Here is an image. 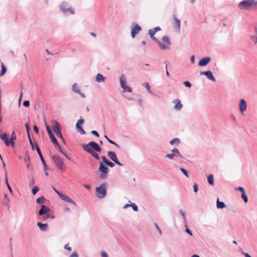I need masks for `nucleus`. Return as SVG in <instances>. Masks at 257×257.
Segmentation results:
<instances>
[{"label": "nucleus", "instance_id": "f257e3e1", "mask_svg": "<svg viewBox=\"0 0 257 257\" xmlns=\"http://www.w3.org/2000/svg\"><path fill=\"white\" fill-rule=\"evenodd\" d=\"M163 43L159 40L157 41L159 47L162 50L168 49L171 45V42L168 37L165 36L162 38Z\"/></svg>", "mask_w": 257, "mask_h": 257}, {"label": "nucleus", "instance_id": "f03ea898", "mask_svg": "<svg viewBox=\"0 0 257 257\" xmlns=\"http://www.w3.org/2000/svg\"><path fill=\"white\" fill-rule=\"evenodd\" d=\"M106 183H103L99 187L96 188L97 196L99 198H104L106 194Z\"/></svg>", "mask_w": 257, "mask_h": 257}, {"label": "nucleus", "instance_id": "7ed1b4c3", "mask_svg": "<svg viewBox=\"0 0 257 257\" xmlns=\"http://www.w3.org/2000/svg\"><path fill=\"white\" fill-rule=\"evenodd\" d=\"M99 171L101 173L100 177L102 179H105L107 177L109 169L102 162L99 163Z\"/></svg>", "mask_w": 257, "mask_h": 257}, {"label": "nucleus", "instance_id": "20e7f679", "mask_svg": "<svg viewBox=\"0 0 257 257\" xmlns=\"http://www.w3.org/2000/svg\"><path fill=\"white\" fill-rule=\"evenodd\" d=\"M53 160L57 165V166L59 168V169L61 170H65V166L64 165V162L63 160L60 158L57 155H54L53 156Z\"/></svg>", "mask_w": 257, "mask_h": 257}, {"label": "nucleus", "instance_id": "39448f33", "mask_svg": "<svg viewBox=\"0 0 257 257\" xmlns=\"http://www.w3.org/2000/svg\"><path fill=\"white\" fill-rule=\"evenodd\" d=\"M87 147L88 148H92L96 152H100L101 151V148L98 145V144L94 142H91L86 145H84L83 146V148L84 150Z\"/></svg>", "mask_w": 257, "mask_h": 257}, {"label": "nucleus", "instance_id": "423d86ee", "mask_svg": "<svg viewBox=\"0 0 257 257\" xmlns=\"http://www.w3.org/2000/svg\"><path fill=\"white\" fill-rule=\"evenodd\" d=\"M120 83L121 87L124 89V91L132 92V89L128 87L126 84V79L124 75H122L120 77Z\"/></svg>", "mask_w": 257, "mask_h": 257}, {"label": "nucleus", "instance_id": "0eeeda50", "mask_svg": "<svg viewBox=\"0 0 257 257\" xmlns=\"http://www.w3.org/2000/svg\"><path fill=\"white\" fill-rule=\"evenodd\" d=\"M141 27L139 26L138 24L133 23L131 29V36L133 38H134L136 35L138 34L140 31L141 30Z\"/></svg>", "mask_w": 257, "mask_h": 257}, {"label": "nucleus", "instance_id": "6e6552de", "mask_svg": "<svg viewBox=\"0 0 257 257\" xmlns=\"http://www.w3.org/2000/svg\"><path fill=\"white\" fill-rule=\"evenodd\" d=\"M172 153L171 154H167L166 156V157L170 159H173L174 157H180L181 158H183L182 156L181 155V154L180 153V152H179V151L177 149L174 148L172 151Z\"/></svg>", "mask_w": 257, "mask_h": 257}, {"label": "nucleus", "instance_id": "1a4fd4ad", "mask_svg": "<svg viewBox=\"0 0 257 257\" xmlns=\"http://www.w3.org/2000/svg\"><path fill=\"white\" fill-rule=\"evenodd\" d=\"M60 8L65 13L70 11L71 14L74 13V10L69 8L68 4L66 2L62 3L61 6H60Z\"/></svg>", "mask_w": 257, "mask_h": 257}, {"label": "nucleus", "instance_id": "9d476101", "mask_svg": "<svg viewBox=\"0 0 257 257\" xmlns=\"http://www.w3.org/2000/svg\"><path fill=\"white\" fill-rule=\"evenodd\" d=\"M83 121L84 120L83 119H79L76 124V127L81 134H84L85 133L84 130L81 127V124L83 123Z\"/></svg>", "mask_w": 257, "mask_h": 257}, {"label": "nucleus", "instance_id": "9b49d317", "mask_svg": "<svg viewBox=\"0 0 257 257\" xmlns=\"http://www.w3.org/2000/svg\"><path fill=\"white\" fill-rule=\"evenodd\" d=\"M200 75H205L209 79L216 82L215 78L213 76L211 71H202L200 72Z\"/></svg>", "mask_w": 257, "mask_h": 257}, {"label": "nucleus", "instance_id": "f8f14e48", "mask_svg": "<svg viewBox=\"0 0 257 257\" xmlns=\"http://www.w3.org/2000/svg\"><path fill=\"white\" fill-rule=\"evenodd\" d=\"M239 110L242 114H243L244 111L246 110L247 104L246 101L243 99H241L239 105Z\"/></svg>", "mask_w": 257, "mask_h": 257}, {"label": "nucleus", "instance_id": "ddd939ff", "mask_svg": "<svg viewBox=\"0 0 257 257\" xmlns=\"http://www.w3.org/2000/svg\"><path fill=\"white\" fill-rule=\"evenodd\" d=\"M9 135L7 133H4L0 135V138L1 140L4 142L5 144L8 146H9L10 141L9 140Z\"/></svg>", "mask_w": 257, "mask_h": 257}, {"label": "nucleus", "instance_id": "4468645a", "mask_svg": "<svg viewBox=\"0 0 257 257\" xmlns=\"http://www.w3.org/2000/svg\"><path fill=\"white\" fill-rule=\"evenodd\" d=\"M35 147H36V150L39 154V156H40V158L42 161V164L43 165H44V169L45 170H47V165H46V162L43 157V156L42 155V153L41 152V151H40V148H39V147L36 145L35 144Z\"/></svg>", "mask_w": 257, "mask_h": 257}, {"label": "nucleus", "instance_id": "2eb2a0df", "mask_svg": "<svg viewBox=\"0 0 257 257\" xmlns=\"http://www.w3.org/2000/svg\"><path fill=\"white\" fill-rule=\"evenodd\" d=\"M211 59L210 57L203 58L200 60L198 62V65L201 66H204L207 65L208 63L210 61Z\"/></svg>", "mask_w": 257, "mask_h": 257}, {"label": "nucleus", "instance_id": "dca6fc26", "mask_svg": "<svg viewBox=\"0 0 257 257\" xmlns=\"http://www.w3.org/2000/svg\"><path fill=\"white\" fill-rule=\"evenodd\" d=\"M59 196L64 201L72 203L74 205L75 204V202L69 197H68L66 195L61 193Z\"/></svg>", "mask_w": 257, "mask_h": 257}, {"label": "nucleus", "instance_id": "f3484780", "mask_svg": "<svg viewBox=\"0 0 257 257\" xmlns=\"http://www.w3.org/2000/svg\"><path fill=\"white\" fill-rule=\"evenodd\" d=\"M53 130L55 134L57 135V134L61 132L60 131V126L58 121H54V125L53 126Z\"/></svg>", "mask_w": 257, "mask_h": 257}, {"label": "nucleus", "instance_id": "a211bd4d", "mask_svg": "<svg viewBox=\"0 0 257 257\" xmlns=\"http://www.w3.org/2000/svg\"><path fill=\"white\" fill-rule=\"evenodd\" d=\"M173 103L175 104L174 108L176 110H179L182 107L183 105L181 103L180 100L179 99H176L173 101Z\"/></svg>", "mask_w": 257, "mask_h": 257}, {"label": "nucleus", "instance_id": "6ab92c4d", "mask_svg": "<svg viewBox=\"0 0 257 257\" xmlns=\"http://www.w3.org/2000/svg\"><path fill=\"white\" fill-rule=\"evenodd\" d=\"M50 209L46 207L45 205H43L41 206V209L39 211V215H43L46 213H47L48 211H49Z\"/></svg>", "mask_w": 257, "mask_h": 257}, {"label": "nucleus", "instance_id": "aec40b11", "mask_svg": "<svg viewBox=\"0 0 257 257\" xmlns=\"http://www.w3.org/2000/svg\"><path fill=\"white\" fill-rule=\"evenodd\" d=\"M85 151L87 152L88 153H90L92 155V156L96 160L99 159V157L98 155L94 152L91 148H88L87 147H86V148L85 149Z\"/></svg>", "mask_w": 257, "mask_h": 257}, {"label": "nucleus", "instance_id": "412c9836", "mask_svg": "<svg viewBox=\"0 0 257 257\" xmlns=\"http://www.w3.org/2000/svg\"><path fill=\"white\" fill-rule=\"evenodd\" d=\"M108 156L110 159L114 162L117 160L116 155L113 152L109 151L108 152Z\"/></svg>", "mask_w": 257, "mask_h": 257}, {"label": "nucleus", "instance_id": "4be33fe9", "mask_svg": "<svg viewBox=\"0 0 257 257\" xmlns=\"http://www.w3.org/2000/svg\"><path fill=\"white\" fill-rule=\"evenodd\" d=\"M37 225L42 231H46L48 228V224L47 223L43 224L41 222H38Z\"/></svg>", "mask_w": 257, "mask_h": 257}, {"label": "nucleus", "instance_id": "5701e85b", "mask_svg": "<svg viewBox=\"0 0 257 257\" xmlns=\"http://www.w3.org/2000/svg\"><path fill=\"white\" fill-rule=\"evenodd\" d=\"M25 162L26 163L27 168L28 170L32 171H33V167L29 162V158L24 159Z\"/></svg>", "mask_w": 257, "mask_h": 257}, {"label": "nucleus", "instance_id": "b1692460", "mask_svg": "<svg viewBox=\"0 0 257 257\" xmlns=\"http://www.w3.org/2000/svg\"><path fill=\"white\" fill-rule=\"evenodd\" d=\"M156 33V31H155L153 29H151L149 31V34L150 36V37L155 41L157 42L158 41L157 39L154 37V35L155 33Z\"/></svg>", "mask_w": 257, "mask_h": 257}, {"label": "nucleus", "instance_id": "393cba45", "mask_svg": "<svg viewBox=\"0 0 257 257\" xmlns=\"http://www.w3.org/2000/svg\"><path fill=\"white\" fill-rule=\"evenodd\" d=\"M217 208L218 209H222L225 207V205L223 202L219 201V199L218 198L217 200Z\"/></svg>", "mask_w": 257, "mask_h": 257}, {"label": "nucleus", "instance_id": "a878e982", "mask_svg": "<svg viewBox=\"0 0 257 257\" xmlns=\"http://www.w3.org/2000/svg\"><path fill=\"white\" fill-rule=\"evenodd\" d=\"M174 23L176 26V31L177 32L180 31V21L179 19L177 18H174Z\"/></svg>", "mask_w": 257, "mask_h": 257}, {"label": "nucleus", "instance_id": "bb28decb", "mask_svg": "<svg viewBox=\"0 0 257 257\" xmlns=\"http://www.w3.org/2000/svg\"><path fill=\"white\" fill-rule=\"evenodd\" d=\"M49 136L50 137V139H51L52 142L56 145H58V141H57L56 139L55 138V136H54L53 134H50L49 135Z\"/></svg>", "mask_w": 257, "mask_h": 257}, {"label": "nucleus", "instance_id": "cd10ccee", "mask_svg": "<svg viewBox=\"0 0 257 257\" xmlns=\"http://www.w3.org/2000/svg\"><path fill=\"white\" fill-rule=\"evenodd\" d=\"M105 78L101 74H97L96 75V81L98 82H102L104 80Z\"/></svg>", "mask_w": 257, "mask_h": 257}, {"label": "nucleus", "instance_id": "c85d7f7f", "mask_svg": "<svg viewBox=\"0 0 257 257\" xmlns=\"http://www.w3.org/2000/svg\"><path fill=\"white\" fill-rule=\"evenodd\" d=\"M16 135H15L14 132H13L12 134L11 139L10 141V144H11L12 147H13L14 146V142L13 140H16Z\"/></svg>", "mask_w": 257, "mask_h": 257}, {"label": "nucleus", "instance_id": "c756f323", "mask_svg": "<svg viewBox=\"0 0 257 257\" xmlns=\"http://www.w3.org/2000/svg\"><path fill=\"white\" fill-rule=\"evenodd\" d=\"M72 89L74 92H75L76 93H80V90H79V87L76 83L73 84V85H72Z\"/></svg>", "mask_w": 257, "mask_h": 257}, {"label": "nucleus", "instance_id": "7c9ffc66", "mask_svg": "<svg viewBox=\"0 0 257 257\" xmlns=\"http://www.w3.org/2000/svg\"><path fill=\"white\" fill-rule=\"evenodd\" d=\"M254 31L256 33L255 35H252L250 36V38L254 42V44L257 43V28H254Z\"/></svg>", "mask_w": 257, "mask_h": 257}, {"label": "nucleus", "instance_id": "2f4dec72", "mask_svg": "<svg viewBox=\"0 0 257 257\" xmlns=\"http://www.w3.org/2000/svg\"><path fill=\"white\" fill-rule=\"evenodd\" d=\"M208 183L211 185H214V178H213V175L210 174V175L208 176Z\"/></svg>", "mask_w": 257, "mask_h": 257}, {"label": "nucleus", "instance_id": "473e14b6", "mask_svg": "<svg viewBox=\"0 0 257 257\" xmlns=\"http://www.w3.org/2000/svg\"><path fill=\"white\" fill-rule=\"evenodd\" d=\"M7 71V68L6 66L4 65V64L2 63V70L0 72V76H2L4 75V74L6 73Z\"/></svg>", "mask_w": 257, "mask_h": 257}, {"label": "nucleus", "instance_id": "72a5a7b5", "mask_svg": "<svg viewBox=\"0 0 257 257\" xmlns=\"http://www.w3.org/2000/svg\"><path fill=\"white\" fill-rule=\"evenodd\" d=\"M104 138L107 140V141L110 144L116 146L117 148H119V146L116 143H115L114 142L112 141V140H110L106 135L104 136Z\"/></svg>", "mask_w": 257, "mask_h": 257}, {"label": "nucleus", "instance_id": "f704fd0d", "mask_svg": "<svg viewBox=\"0 0 257 257\" xmlns=\"http://www.w3.org/2000/svg\"><path fill=\"white\" fill-rule=\"evenodd\" d=\"M45 199L44 197H41L37 199L36 202L38 204H41L44 202Z\"/></svg>", "mask_w": 257, "mask_h": 257}, {"label": "nucleus", "instance_id": "c9c22d12", "mask_svg": "<svg viewBox=\"0 0 257 257\" xmlns=\"http://www.w3.org/2000/svg\"><path fill=\"white\" fill-rule=\"evenodd\" d=\"M170 143L171 145H173L174 144H179L180 143V140L178 138H175L171 140Z\"/></svg>", "mask_w": 257, "mask_h": 257}, {"label": "nucleus", "instance_id": "e433bc0d", "mask_svg": "<svg viewBox=\"0 0 257 257\" xmlns=\"http://www.w3.org/2000/svg\"><path fill=\"white\" fill-rule=\"evenodd\" d=\"M4 203L6 205H9L10 201L6 194L4 195Z\"/></svg>", "mask_w": 257, "mask_h": 257}, {"label": "nucleus", "instance_id": "4c0bfd02", "mask_svg": "<svg viewBox=\"0 0 257 257\" xmlns=\"http://www.w3.org/2000/svg\"><path fill=\"white\" fill-rule=\"evenodd\" d=\"M39 190V188L38 186H35L32 190V194L35 195L37 193V192Z\"/></svg>", "mask_w": 257, "mask_h": 257}, {"label": "nucleus", "instance_id": "58836bf2", "mask_svg": "<svg viewBox=\"0 0 257 257\" xmlns=\"http://www.w3.org/2000/svg\"><path fill=\"white\" fill-rule=\"evenodd\" d=\"M6 185L8 187V188L10 191V192L12 194L13 193V191H12V189L11 188V187H10V186L9 185V183H8V179H7V177L6 178Z\"/></svg>", "mask_w": 257, "mask_h": 257}, {"label": "nucleus", "instance_id": "ea45409f", "mask_svg": "<svg viewBox=\"0 0 257 257\" xmlns=\"http://www.w3.org/2000/svg\"><path fill=\"white\" fill-rule=\"evenodd\" d=\"M241 197L245 203L247 202V201H248L247 197L245 193H242Z\"/></svg>", "mask_w": 257, "mask_h": 257}, {"label": "nucleus", "instance_id": "a19ab883", "mask_svg": "<svg viewBox=\"0 0 257 257\" xmlns=\"http://www.w3.org/2000/svg\"><path fill=\"white\" fill-rule=\"evenodd\" d=\"M130 206L132 207L133 210L135 211H137L138 210V208L137 206L135 203H131Z\"/></svg>", "mask_w": 257, "mask_h": 257}, {"label": "nucleus", "instance_id": "79ce46f5", "mask_svg": "<svg viewBox=\"0 0 257 257\" xmlns=\"http://www.w3.org/2000/svg\"><path fill=\"white\" fill-rule=\"evenodd\" d=\"M180 170L187 177H189L188 174L186 170L183 168H180Z\"/></svg>", "mask_w": 257, "mask_h": 257}, {"label": "nucleus", "instance_id": "37998d69", "mask_svg": "<svg viewBox=\"0 0 257 257\" xmlns=\"http://www.w3.org/2000/svg\"><path fill=\"white\" fill-rule=\"evenodd\" d=\"M105 164L110 167H113L114 166V164L109 161H107V162Z\"/></svg>", "mask_w": 257, "mask_h": 257}, {"label": "nucleus", "instance_id": "c03bdc74", "mask_svg": "<svg viewBox=\"0 0 257 257\" xmlns=\"http://www.w3.org/2000/svg\"><path fill=\"white\" fill-rule=\"evenodd\" d=\"M23 105L25 107H29L30 106V102L28 100H25L23 102Z\"/></svg>", "mask_w": 257, "mask_h": 257}, {"label": "nucleus", "instance_id": "a18cd8bd", "mask_svg": "<svg viewBox=\"0 0 257 257\" xmlns=\"http://www.w3.org/2000/svg\"><path fill=\"white\" fill-rule=\"evenodd\" d=\"M46 130H47L48 135L52 134V132L51 129L50 128L49 126L47 124H46Z\"/></svg>", "mask_w": 257, "mask_h": 257}, {"label": "nucleus", "instance_id": "49530a36", "mask_svg": "<svg viewBox=\"0 0 257 257\" xmlns=\"http://www.w3.org/2000/svg\"><path fill=\"white\" fill-rule=\"evenodd\" d=\"M29 142H30V144L31 146V147H32V149L34 150V145L33 144V143L32 142V140H31V139L30 138V136H29Z\"/></svg>", "mask_w": 257, "mask_h": 257}, {"label": "nucleus", "instance_id": "de8ad7c7", "mask_svg": "<svg viewBox=\"0 0 257 257\" xmlns=\"http://www.w3.org/2000/svg\"><path fill=\"white\" fill-rule=\"evenodd\" d=\"M236 190H239L242 193H245L244 189L242 187H238L237 188H236Z\"/></svg>", "mask_w": 257, "mask_h": 257}, {"label": "nucleus", "instance_id": "09e8293b", "mask_svg": "<svg viewBox=\"0 0 257 257\" xmlns=\"http://www.w3.org/2000/svg\"><path fill=\"white\" fill-rule=\"evenodd\" d=\"M179 211H180V213L181 214L182 216L183 217L184 220H186V216H185V212L182 210H180Z\"/></svg>", "mask_w": 257, "mask_h": 257}, {"label": "nucleus", "instance_id": "8fccbe9b", "mask_svg": "<svg viewBox=\"0 0 257 257\" xmlns=\"http://www.w3.org/2000/svg\"><path fill=\"white\" fill-rule=\"evenodd\" d=\"M145 87L147 88L148 92L151 93V91L150 90V86H149V85L148 83H145Z\"/></svg>", "mask_w": 257, "mask_h": 257}, {"label": "nucleus", "instance_id": "3c124183", "mask_svg": "<svg viewBox=\"0 0 257 257\" xmlns=\"http://www.w3.org/2000/svg\"><path fill=\"white\" fill-rule=\"evenodd\" d=\"M56 135L57 137H58L60 138L63 142H65V140H64V138H63V136H62V134H61V132H60V133H58V134H57V135Z\"/></svg>", "mask_w": 257, "mask_h": 257}, {"label": "nucleus", "instance_id": "603ef678", "mask_svg": "<svg viewBox=\"0 0 257 257\" xmlns=\"http://www.w3.org/2000/svg\"><path fill=\"white\" fill-rule=\"evenodd\" d=\"M101 159L102 160V162L103 164H105L107 162V160L106 159V157L104 156H103L101 157Z\"/></svg>", "mask_w": 257, "mask_h": 257}, {"label": "nucleus", "instance_id": "864d4df0", "mask_svg": "<svg viewBox=\"0 0 257 257\" xmlns=\"http://www.w3.org/2000/svg\"><path fill=\"white\" fill-rule=\"evenodd\" d=\"M184 84L185 86L187 87H191V84H190V83L189 81H185L184 82Z\"/></svg>", "mask_w": 257, "mask_h": 257}, {"label": "nucleus", "instance_id": "5fc2aeb1", "mask_svg": "<svg viewBox=\"0 0 257 257\" xmlns=\"http://www.w3.org/2000/svg\"><path fill=\"white\" fill-rule=\"evenodd\" d=\"M25 126H26V130H27L28 136V137H29V136H30V134H29V126L28 124V123H26L25 124Z\"/></svg>", "mask_w": 257, "mask_h": 257}, {"label": "nucleus", "instance_id": "6e6d98bb", "mask_svg": "<svg viewBox=\"0 0 257 257\" xmlns=\"http://www.w3.org/2000/svg\"><path fill=\"white\" fill-rule=\"evenodd\" d=\"M69 257H78V255L76 252L73 251Z\"/></svg>", "mask_w": 257, "mask_h": 257}, {"label": "nucleus", "instance_id": "4d7b16f0", "mask_svg": "<svg viewBox=\"0 0 257 257\" xmlns=\"http://www.w3.org/2000/svg\"><path fill=\"white\" fill-rule=\"evenodd\" d=\"M193 190L195 192H197L198 191V186L196 184H194L193 185Z\"/></svg>", "mask_w": 257, "mask_h": 257}, {"label": "nucleus", "instance_id": "13d9d810", "mask_svg": "<svg viewBox=\"0 0 257 257\" xmlns=\"http://www.w3.org/2000/svg\"><path fill=\"white\" fill-rule=\"evenodd\" d=\"M155 226H156V228L158 230L160 234L161 235L162 233V232L161 230L160 229L159 227L158 226V225L156 223H155Z\"/></svg>", "mask_w": 257, "mask_h": 257}, {"label": "nucleus", "instance_id": "bf43d9fd", "mask_svg": "<svg viewBox=\"0 0 257 257\" xmlns=\"http://www.w3.org/2000/svg\"><path fill=\"white\" fill-rule=\"evenodd\" d=\"M101 254L102 257H108L107 253L104 251H102Z\"/></svg>", "mask_w": 257, "mask_h": 257}, {"label": "nucleus", "instance_id": "052dcab7", "mask_svg": "<svg viewBox=\"0 0 257 257\" xmlns=\"http://www.w3.org/2000/svg\"><path fill=\"white\" fill-rule=\"evenodd\" d=\"M64 248L69 251L71 250V248L69 246L68 244H66L64 246Z\"/></svg>", "mask_w": 257, "mask_h": 257}, {"label": "nucleus", "instance_id": "680f3d73", "mask_svg": "<svg viewBox=\"0 0 257 257\" xmlns=\"http://www.w3.org/2000/svg\"><path fill=\"white\" fill-rule=\"evenodd\" d=\"M34 130L36 133H37V134L39 133V129H38V127L36 125H35L34 126Z\"/></svg>", "mask_w": 257, "mask_h": 257}, {"label": "nucleus", "instance_id": "e2e57ef3", "mask_svg": "<svg viewBox=\"0 0 257 257\" xmlns=\"http://www.w3.org/2000/svg\"><path fill=\"white\" fill-rule=\"evenodd\" d=\"M91 134H92L93 135L96 136L97 137H99V135H98V133L96 131H91Z\"/></svg>", "mask_w": 257, "mask_h": 257}, {"label": "nucleus", "instance_id": "0e129e2a", "mask_svg": "<svg viewBox=\"0 0 257 257\" xmlns=\"http://www.w3.org/2000/svg\"><path fill=\"white\" fill-rule=\"evenodd\" d=\"M186 232L188 233L189 235H192V232L188 229V228H186V230H185Z\"/></svg>", "mask_w": 257, "mask_h": 257}, {"label": "nucleus", "instance_id": "69168bd1", "mask_svg": "<svg viewBox=\"0 0 257 257\" xmlns=\"http://www.w3.org/2000/svg\"><path fill=\"white\" fill-rule=\"evenodd\" d=\"M53 189L54 190V191L59 195L60 196L61 195V194L62 193L60 192L59 191H58L56 188H53Z\"/></svg>", "mask_w": 257, "mask_h": 257}, {"label": "nucleus", "instance_id": "338daca9", "mask_svg": "<svg viewBox=\"0 0 257 257\" xmlns=\"http://www.w3.org/2000/svg\"><path fill=\"white\" fill-rule=\"evenodd\" d=\"M57 147H58V150L62 153V152H63L61 147H60V146L59 145V144H58V145H56Z\"/></svg>", "mask_w": 257, "mask_h": 257}, {"label": "nucleus", "instance_id": "774afa93", "mask_svg": "<svg viewBox=\"0 0 257 257\" xmlns=\"http://www.w3.org/2000/svg\"><path fill=\"white\" fill-rule=\"evenodd\" d=\"M153 30L157 32L158 31L161 30V28L159 27H155V28H154Z\"/></svg>", "mask_w": 257, "mask_h": 257}]
</instances>
